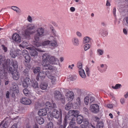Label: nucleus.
I'll return each mask as SVG.
<instances>
[{
	"label": "nucleus",
	"instance_id": "1",
	"mask_svg": "<svg viewBox=\"0 0 128 128\" xmlns=\"http://www.w3.org/2000/svg\"><path fill=\"white\" fill-rule=\"evenodd\" d=\"M54 117L58 119L57 122L58 125H60L62 123V111L61 109H59V111L56 110H54L52 112H49L48 114V118L50 120L52 119V118Z\"/></svg>",
	"mask_w": 128,
	"mask_h": 128
},
{
	"label": "nucleus",
	"instance_id": "2",
	"mask_svg": "<svg viewBox=\"0 0 128 128\" xmlns=\"http://www.w3.org/2000/svg\"><path fill=\"white\" fill-rule=\"evenodd\" d=\"M50 57V55L48 54L45 53L43 54L42 56V64L44 69L50 70L53 69V68L51 65L47 64V63Z\"/></svg>",
	"mask_w": 128,
	"mask_h": 128
},
{
	"label": "nucleus",
	"instance_id": "3",
	"mask_svg": "<svg viewBox=\"0 0 128 128\" xmlns=\"http://www.w3.org/2000/svg\"><path fill=\"white\" fill-rule=\"evenodd\" d=\"M24 27L26 28L24 31V34L26 36H30L34 33V32L31 31V30L35 28V26L34 24H28L27 25H25Z\"/></svg>",
	"mask_w": 128,
	"mask_h": 128
},
{
	"label": "nucleus",
	"instance_id": "4",
	"mask_svg": "<svg viewBox=\"0 0 128 128\" xmlns=\"http://www.w3.org/2000/svg\"><path fill=\"white\" fill-rule=\"evenodd\" d=\"M79 112L78 110H70L68 112L65 118L68 120L74 118V117H76L79 115Z\"/></svg>",
	"mask_w": 128,
	"mask_h": 128
},
{
	"label": "nucleus",
	"instance_id": "5",
	"mask_svg": "<svg viewBox=\"0 0 128 128\" xmlns=\"http://www.w3.org/2000/svg\"><path fill=\"white\" fill-rule=\"evenodd\" d=\"M36 33L34 36V38L36 41L39 40V38L43 36L44 35V30L42 27L37 28L36 30Z\"/></svg>",
	"mask_w": 128,
	"mask_h": 128
},
{
	"label": "nucleus",
	"instance_id": "6",
	"mask_svg": "<svg viewBox=\"0 0 128 128\" xmlns=\"http://www.w3.org/2000/svg\"><path fill=\"white\" fill-rule=\"evenodd\" d=\"M8 70L7 72L11 73L12 75L13 78L16 80H18L20 78V74L19 72L17 71V70H12V68H10L9 70H8V68H7Z\"/></svg>",
	"mask_w": 128,
	"mask_h": 128
},
{
	"label": "nucleus",
	"instance_id": "7",
	"mask_svg": "<svg viewBox=\"0 0 128 128\" xmlns=\"http://www.w3.org/2000/svg\"><path fill=\"white\" fill-rule=\"evenodd\" d=\"M7 61L8 62L9 61L8 70H9V68H12V70H17L18 68V64L17 61L12 60H10L9 59H8L6 62Z\"/></svg>",
	"mask_w": 128,
	"mask_h": 128
},
{
	"label": "nucleus",
	"instance_id": "8",
	"mask_svg": "<svg viewBox=\"0 0 128 128\" xmlns=\"http://www.w3.org/2000/svg\"><path fill=\"white\" fill-rule=\"evenodd\" d=\"M22 86L24 88H26L32 83V81L30 78L28 76L26 77L21 80Z\"/></svg>",
	"mask_w": 128,
	"mask_h": 128
},
{
	"label": "nucleus",
	"instance_id": "9",
	"mask_svg": "<svg viewBox=\"0 0 128 128\" xmlns=\"http://www.w3.org/2000/svg\"><path fill=\"white\" fill-rule=\"evenodd\" d=\"M90 111L94 113H96L100 110L99 106L97 104H92L90 107Z\"/></svg>",
	"mask_w": 128,
	"mask_h": 128
},
{
	"label": "nucleus",
	"instance_id": "10",
	"mask_svg": "<svg viewBox=\"0 0 128 128\" xmlns=\"http://www.w3.org/2000/svg\"><path fill=\"white\" fill-rule=\"evenodd\" d=\"M22 54L25 58V60L24 63L25 64V62L28 63L30 60V58L28 54V52L26 50H25L22 51Z\"/></svg>",
	"mask_w": 128,
	"mask_h": 128
},
{
	"label": "nucleus",
	"instance_id": "11",
	"mask_svg": "<svg viewBox=\"0 0 128 128\" xmlns=\"http://www.w3.org/2000/svg\"><path fill=\"white\" fill-rule=\"evenodd\" d=\"M5 62V59L4 58L2 55L0 56V64H2V66L0 68V69H2L3 71L4 69L6 68H8V64L6 63H6L4 62Z\"/></svg>",
	"mask_w": 128,
	"mask_h": 128
},
{
	"label": "nucleus",
	"instance_id": "12",
	"mask_svg": "<svg viewBox=\"0 0 128 128\" xmlns=\"http://www.w3.org/2000/svg\"><path fill=\"white\" fill-rule=\"evenodd\" d=\"M56 105L55 103H51L50 102H48L45 104V107L48 110L50 111L53 108H55Z\"/></svg>",
	"mask_w": 128,
	"mask_h": 128
},
{
	"label": "nucleus",
	"instance_id": "13",
	"mask_svg": "<svg viewBox=\"0 0 128 128\" xmlns=\"http://www.w3.org/2000/svg\"><path fill=\"white\" fill-rule=\"evenodd\" d=\"M66 99L70 102L72 101L74 98V93L70 91H68L66 94Z\"/></svg>",
	"mask_w": 128,
	"mask_h": 128
},
{
	"label": "nucleus",
	"instance_id": "14",
	"mask_svg": "<svg viewBox=\"0 0 128 128\" xmlns=\"http://www.w3.org/2000/svg\"><path fill=\"white\" fill-rule=\"evenodd\" d=\"M30 48L31 49H30V55L32 56H34L37 55L38 53L37 51L40 52H43V50L38 48H36L35 47H33V49L32 48Z\"/></svg>",
	"mask_w": 128,
	"mask_h": 128
},
{
	"label": "nucleus",
	"instance_id": "15",
	"mask_svg": "<svg viewBox=\"0 0 128 128\" xmlns=\"http://www.w3.org/2000/svg\"><path fill=\"white\" fill-rule=\"evenodd\" d=\"M50 43V41L49 40H46L43 42L42 43L38 42H36L34 41L33 42V44H34L35 46L38 47L42 45L43 46H46L48 44H49Z\"/></svg>",
	"mask_w": 128,
	"mask_h": 128
},
{
	"label": "nucleus",
	"instance_id": "16",
	"mask_svg": "<svg viewBox=\"0 0 128 128\" xmlns=\"http://www.w3.org/2000/svg\"><path fill=\"white\" fill-rule=\"evenodd\" d=\"M20 101L22 103L25 105H30L32 103L31 100L30 99L25 97L22 98Z\"/></svg>",
	"mask_w": 128,
	"mask_h": 128
},
{
	"label": "nucleus",
	"instance_id": "17",
	"mask_svg": "<svg viewBox=\"0 0 128 128\" xmlns=\"http://www.w3.org/2000/svg\"><path fill=\"white\" fill-rule=\"evenodd\" d=\"M49 61L50 64H56L58 62L59 60L54 56H51L49 59Z\"/></svg>",
	"mask_w": 128,
	"mask_h": 128
},
{
	"label": "nucleus",
	"instance_id": "18",
	"mask_svg": "<svg viewBox=\"0 0 128 128\" xmlns=\"http://www.w3.org/2000/svg\"><path fill=\"white\" fill-rule=\"evenodd\" d=\"M13 40L17 43H20L21 42V38L20 35L17 34H14L12 36Z\"/></svg>",
	"mask_w": 128,
	"mask_h": 128
},
{
	"label": "nucleus",
	"instance_id": "19",
	"mask_svg": "<svg viewBox=\"0 0 128 128\" xmlns=\"http://www.w3.org/2000/svg\"><path fill=\"white\" fill-rule=\"evenodd\" d=\"M47 110L45 108L40 109L38 111V114L42 116H46L47 114Z\"/></svg>",
	"mask_w": 128,
	"mask_h": 128
},
{
	"label": "nucleus",
	"instance_id": "20",
	"mask_svg": "<svg viewBox=\"0 0 128 128\" xmlns=\"http://www.w3.org/2000/svg\"><path fill=\"white\" fill-rule=\"evenodd\" d=\"M54 94L55 98L56 100H59L61 98L62 95L60 92L58 90L54 91Z\"/></svg>",
	"mask_w": 128,
	"mask_h": 128
},
{
	"label": "nucleus",
	"instance_id": "21",
	"mask_svg": "<svg viewBox=\"0 0 128 128\" xmlns=\"http://www.w3.org/2000/svg\"><path fill=\"white\" fill-rule=\"evenodd\" d=\"M107 68V66L106 64H102L100 65V68L98 67V70L101 72H103L105 71Z\"/></svg>",
	"mask_w": 128,
	"mask_h": 128
},
{
	"label": "nucleus",
	"instance_id": "22",
	"mask_svg": "<svg viewBox=\"0 0 128 128\" xmlns=\"http://www.w3.org/2000/svg\"><path fill=\"white\" fill-rule=\"evenodd\" d=\"M84 125L87 128L88 126L92 127L93 128H95V126L90 124H89L88 120L86 119L84 120Z\"/></svg>",
	"mask_w": 128,
	"mask_h": 128
},
{
	"label": "nucleus",
	"instance_id": "23",
	"mask_svg": "<svg viewBox=\"0 0 128 128\" xmlns=\"http://www.w3.org/2000/svg\"><path fill=\"white\" fill-rule=\"evenodd\" d=\"M48 78L51 80V82L53 85H55L56 83V78L52 75H50L48 76Z\"/></svg>",
	"mask_w": 128,
	"mask_h": 128
},
{
	"label": "nucleus",
	"instance_id": "24",
	"mask_svg": "<svg viewBox=\"0 0 128 128\" xmlns=\"http://www.w3.org/2000/svg\"><path fill=\"white\" fill-rule=\"evenodd\" d=\"M83 120V116L80 115L77 116L76 119V122L77 123L80 124L82 122Z\"/></svg>",
	"mask_w": 128,
	"mask_h": 128
},
{
	"label": "nucleus",
	"instance_id": "25",
	"mask_svg": "<svg viewBox=\"0 0 128 128\" xmlns=\"http://www.w3.org/2000/svg\"><path fill=\"white\" fill-rule=\"evenodd\" d=\"M36 119L37 122L40 124H43L44 122V119L40 116H38L36 117Z\"/></svg>",
	"mask_w": 128,
	"mask_h": 128
},
{
	"label": "nucleus",
	"instance_id": "26",
	"mask_svg": "<svg viewBox=\"0 0 128 128\" xmlns=\"http://www.w3.org/2000/svg\"><path fill=\"white\" fill-rule=\"evenodd\" d=\"M79 73L81 77L83 78H85L86 75L85 74L84 70L82 69H79Z\"/></svg>",
	"mask_w": 128,
	"mask_h": 128
},
{
	"label": "nucleus",
	"instance_id": "27",
	"mask_svg": "<svg viewBox=\"0 0 128 128\" xmlns=\"http://www.w3.org/2000/svg\"><path fill=\"white\" fill-rule=\"evenodd\" d=\"M71 120L69 126L68 127L69 128H74L76 124V122L74 118L71 119Z\"/></svg>",
	"mask_w": 128,
	"mask_h": 128
},
{
	"label": "nucleus",
	"instance_id": "28",
	"mask_svg": "<svg viewBox=\"0 0 128 128\" xmlns=\"http://www.w3.org/2000/svg\"><path fill=\"white\" fill-rule=\"evenodd\" d=\"M72 41L73 44L75 46H78L79 44V41L76 38H74L72 40Z\"/></svg>",
	"mask_w": 128,
	"mask_h": 128
},
{
	"label": "nucleus",
	"instance_id": "29",
	"mask_svg": "<svg viewBox=\"0 0 128 128\" xmlns=\"http://www.w3.org/2000/svg\"><path fill=\"white\" fill-rule=\"evenodd\" d=\"M57 44V41L55 40L50 41L49 45L50 46L54 47L56 46Z\"/></svg>",
	"mask_w": 128,
	"mask_h": 128
},
{
	"label": "nucleus",
	"instance_id": "30",
	"mask_svg": "<svg viewBox=\"0 0 128 128\" xmlns=\"http://www.w3.org/2000/svg\"><path fill=\"white\" fill-rule=\"evenodd\" d=\"M73 104L71 102H69L65 106V109L66 110H69L72 107Z\"/></svg>",
	"mask_w": 128,
	"mask_h": 128
},
{
	"label": "nucleus",
	"instance_id": "31",
	"mask_svg": "<svg viewBox=\"0 0 128 128\" xmlns=\"http://www.w3.org/2000/svg\"><path fill=\"white\" fill-rule=\"evenodd\" d=\"M8 121L5 122L3 124L2 122H1L0 124V128H6L8 127Z\"/></svg>",
	"mask_w": 128,
	"mask_h": 128
},
{
	"label": "nucleus",
	"instance_id": "32",
	"mask_svg": "<svg viewBox=\"0 0 128 128\" xmlns=\"http://www.w3.org/2000/svg\"><path fill=\"white\" fill-rule=\"evenodd\" d=\"M48 86L47 83H42L40 85V88L42 90H46Z\"/></svg>",
	"mask_w": 128,
	"mask_h": 128
},
{
	"label": "nucleus",
	"instance_id": "33",
	"mask_svg": "<svg viewBox=\"0 0 128 128\" xmlns=\"http://www.w3.org/2000/svg\"><path fill=\"white\" fill-rule=\"evenodd\" d=\"M12 90L13 91V94H17L19 92L18 87L14 86H13Z\"/></svg>",
	"mask_w": 128,
	"mask_h": 128
},
{
	"label": "nucleus",
	"instance_id": "34",
	"mask_svg": "<svg viewBox=\"0 0 128 128\" xmlns=\"http://www.w3.org/2000/svg\"><path fill=\"white\" fill-rule=\"evenodd\" d=\"M23 92L24 94L27 96H29L31 94L30 91L26 88H25L23 90Z\"/></svg>",
	"mask_w": 128,
	"mask_h": 128
},
{
	"label": "nucleus",
	"instance_id": "35",
	"mask_svg": "<svg viewBox=\"0 0 128 128\" xmlns=\"http://www.w3.org/2000/svg\"><path fill=\"white\" fill-rule=\"evenodd\" d=\"M104 125L103 122L101 121L98 122L96 124V128H103Z\"/></svg>",
	"mask_w": 128,
	"mask_h": 128
},
{
	"label": "nucleus",
	"instance_id": "36",
	"mask_svg": "<svg viewBox=\"0 0 128 128\" xmlns=\"http://www.w3.org/2000/svg\"><path fill=\"white\" fill-rule=\"evenodd\" d=\"M28 43L26 41H24L21 44L19 45L20 47H22L24 48V47L28 46Z\"/></svg>",
	"mask_w": 128,
	"mask_h": 128
},
{
	"label": "nucleus",
	"instance_id": "37",
	"mask_svg": "<svg viewBox=\"0 0 128 128\" xmlns=\"http://www.w3.org/2000/svg\"><path fill=\"white\" fill-rule=\"evenodd\" d=\"M67 120L65 118L63 122V125H60L59 127V128H65L67 124Z\"/></svg>",
	"mask_w": 128,
	"mask_h": 128
},
{
	"label": "nucleus",
	"instance_id": "38",
	"mask_svg": "<svg viewBox=\"0 0 128 128\" xmlns=\"http://www.w3.org/2000/svg\"><path fill=\"white\" fill-rule=\"evenodd\" d=\"M90 38L88 36H86L84 37L83 39V43H86L89 42L90 41Z\"/></svg>",
	"mask_w": 128,
	"mask_h": 128
},
{
	"label": "nucleus",
	"instance_id": "39",
	"mask_svg": "<svg viewBox=\"0 0 128 128\" xmlns=\"http://www.w3.org/2000/svg\"><path fill=\"white\" fill-rule=\"evenodd\" d=\"M10 54L11 56L13 58H14L16 57L17 55L16 52L14 51H10Z\"/></svg>",
	"mask_w": 128,
	"mask_h": 128
},
{
	"label": "nucleus",
	"instance_id": "40",
	"mask_svg": "<svg viewBox=\"0 0 128 128\" xmlns=\"http://www.w3.org/2000/svg\"><path fill=\"white\" fill-rule=\"evenodd\" d=\"M53 124L51 122H50L48 123L46 126V128H53Z\"/></svg>",
	"mask_w": 128,
	"mask_h": 128
},
{
	"label": "nucleus",
	"instance_id": "41",
	"mask_svg": "<svg viewBox=\"0 0 128 128\" xmlns=\"http://www.w3.org/2000/svg\"><path fill=\"white\" fill-rule=\"evenodd\" d=\"M32 85L34 88H38V82L36 81H35L31 83Z\"/></svg>",
	"mask_w": 128,
	"mask_h": 128
},
{
	"label": "nucleus",
	"instance_id": "42",
	"mask_svg": "<svg viewBox=\"0 0 128 128\" xmlns=\"http://www.w3.org/2000/svg\"><path fill=\"white\" fill-rule=\"evenodd\" d=\"M44 72H42L39 73L38 75L39 76L40 78L42 80L44 78Z\"/></svg>",
	"mask_w": 128,
	"mask_h": 128
},
{
	"label": "nucleus",
	"instance_id": "43",
	"mask_svg": "<svg viewBox=\"0 0 128 128\" xmlns=\"http://www.w3.org/2000/svg\"><path fill=\"white\" fill-rule=\"evenodd\" d=\"M11 8L13 10H14L16 11L17 12H19V9L17 7L14 6H12L11 7Z\"/></svg>",
	"mask_w": 128,
	"mask_h": 128
},
{
	"label": "nucleus",
	"instance_id": "44",
	"mask_svg": "<svg viewBox=\"0 0 128 128\" xmlns=\"http://www.w3.org/2000/svg\"><path fill=\"white\" fill-rule=\"evenodd\" d=\"M40 71V68L39 67H37L34 69V72L35 74H36L39 72Z\"/></svg>",
	"mask_w": 128,
	"mask_h": 128
},
{
	"label": "nucleus",
	"instance_id": "45",
	"mask_svg": "<svg viewBox=\"0 0 128 128\" xmlns=\"http://www.w3.org/2000/svg\"><path fill=\"white\" fill-rule=\"evenodd\" d=\"M90 48V45L88 44H86L84 46V50L86 51L88 50Z\"/></svg>",
	"mask_w": 128,
	"mask_h": 128
},
{
	"label": "nucleus",
	"instance_id": "46",
	"mask_svg": "<svg viewBox=\"0 0 128 128\" xmlns=\"http://www.w3.org/2000/svg\"><path fill=\"white\" fill-rule=\"evenodd\" d=\"M28 70L27 69H26L23 71V73L24 75L26 76H28Z\"/></svg>",
	"mask_w": 128,
	"mask_h": 128
},
{
	"label": "nucleus",
	"instance_id": "47",
	"mask_svg": "<svg viewBox=\"0 0 128 128\" xmlns=\"http://www.w3.org/2000/svg\"><path fill=\"white\" fill-rule=\"evenodd\" d=\"M89 100V98L88 96H86L84 100V103L86 105H88V104Z\"/></svg>",
	"mask_w": 128,
	"mask_h": 128
},
{
	"label": "nucleus",
	"instance_id": "48",
	"mask_svg": "<svg viewBox=\"0 0 128 128\" xmlns=\"http://www.w3.org/2000/svg\"><path fill=\"white\" fill-rule=\"evenodd\" d=\"M121 86V85L120 84H116V85L115 86H112V87L114 89H116L120 88Z\"/></svg>",
	"mask_w": 128,
	"mask_h": 128
},
{
	"label": "nucleus",
	"instance_id": "49",
	"mask_svg": "<svg viewBox=\"0 0 128 128\" xmlns=\"http://www.w3.org/2000/svg\"><path fill=\"white\" fill-rule=\"evenodd\" d=\"M77 66L79 69H82V64L80 62H78L77 64Z\"/></svg>",
	"mask_w": 128,
	"mask_h": 128
},
{
	"label": "nucleus",
	"instance_id": "50",
	"mask_svg": "<svg viewBox=\"0 0 128 128\" xmlns=\"http://www.w3.org/2000/svg\"><path fill=\"white\" fill-rule=\"evenodd\" d=\"M77 102L76 103H74L75 104H78L79 105H80L81 101H80V98L79 97H78L76 99Z\"/></svg>",
	"mask_w": 128,
	"mask_h": 128
},
{
	"label": "nucleus",
	"instance_id": "51",
	"mask_svg": "<svg viewBox=\"0 0 128 128\" xmlns=\"http://www.w3.org/2000/svg\"><path fill=\"white\" fill-rule=\"evenodd\" d=\"M2 49L4 50V52H6L8 50L7 48L4 45H2Z\"/></svg>",
	"mask_w": 128,
	"mask_h": 128
},
{
	"label": "nucleus",
	"instance_id": "52",
	"mask_svg": "<svg viewBox=\"0 0 128 128\" xmlns=\"http://www.w3.org/2000/svg\"><path fill=\"white\" fill-rule=\"evenodd\" d=\"M52 33L55 37H56V36H58L56 34V30L53 29V28H52Z\"/></svg>",
	"mask_w": 128,
	"mask_h": 128
},
{
	"label": "nucleus",
	"instance_id": "53",
	"mask_svg": "<svg viewBox=\"0 0 128 128\" xmlns=\"http://www.w3.org/2000/svg\"><path fill=\"white\" fill-rule=\"evenodd\" d=\"M108 32L105 30H103L102 34V35L104 36H106L108 34Z\"/></svg>",
	"mask_w": 128,
	"mask_h": 128
},
{
	"label": "nucleus",
	"instance_id": "54",
	"mask_svg": "<svg viewBox=\"0 0 128 128\" xmlns=\"http://www.w3.org/2000/svg\"><path fill=\"white\" fill-rule=\"evenodd\" d=\"M27 20L28 21L30 22H32V18L30 15L28 16L27 18Z\"/></svg>",
	"mask_w": 128,
	"mask_h": 128
},
{
	"label": "nucleus",
	"instance_id": "55",
	"mask_svg": "<svg viewBox=\"0 0 128 128\" xmlns=\"http://www.w3.org/2000/svg\"><path fill=\"white\" fill-rule=\"evenodd\" d=\"M59 100H60L62 102V103L63 104L64 103L65 100V98H64V97H63L62 95L61 96V98H60V99Z\"/></svg>",
	"mask_w": 128,
	"mask_h": 128
},
{
	"label": "nucleus",
	"instance_id": "56",
	"mask_svg": "<svg viewBox=\"0 0 128 128\" xmlns=\"http://www.w3.org/2000/svg\"><path fill=\"white\" fill-rule=\"evenodd\" d=\"M97 52L98 54L100 55H102L103 53V51L101 50L98 49L97 50Z\"/></svg>",
	"mask_w": 128,
	"mask_h": 128
},
{
	"label": "nucleus",
	"instance_id": "57",
	"mask_svg": "<svg viewBox=\"0 0 128 128\" xmlns=\"http://www.w3.org/2000/svg\"><path fill=\"white\" fill-rule=\"evenodd\" d=\"M95 100L94 98L92 97L91 96L90 97V104H91L92 102H94Z\"/></svg>",
	"mask_w": 128,
	"mask_h": 128
},
{
	"label": "nucleus",
	"instance_id": "58",
	"mask_svg": "<svg viewBox=\"0 0 128 128\" xmlns=\"http://www.w3.org/2000/svg\"><path fill=\"white\" fill-rule=\"evenodd\" d=\"M111 0H107L106 1V5L107 6H110V2H111Z\"/></svg>",
	"mask_w": 128,
	"mask_h": 128
},
{
	"label": "nucleus",
	"instance_id": "59",
	"mask_svg": "<svg viewBox=\"0 0 128 128\" xmlns=\"http://www.w3.org/2000/svg\"><path fill=\"white\" fill-rule=\"evenodd\" d=\"M10 94V92L8 91H7L6 92V98H9Z\"/></svg>",
	"mask_w": 128,
	"mask_h": 128
},
{
	"label": "nucleus",
	"instance_id": "60",
	"mask_svg": "<svg viewBox=\"0 0 128 128\" xmlns=\"http://www.w3.org/2000/svg\"><path fill=\"white\" fill-rule=\"evenodd\" d=\"M116 8H114L113 9V13L114 15L115 16H116Z\"/></svg>",
	"mask_w": 128,
	"mask_h": 128
},
{
	"label": "nucleus",
	"instance_id": "61",
	"mask_svg": "<svg viewBox=\"0 0 128 128\" xmlns=\"http://www.w3.org/2000/svg\"><path fill=\"white\" fill-rule=\"evenodd\" d=\"M107 106L109 108H112L113 107V106L112 104H108Z\"/></svg>",
	"mask_w": 128,
	"mask_h": 128
},
{
	"label": "nucleus",
	"instance_id": "62",
	"mask_svg": "<svg viewBox=\"0 0 128 128\" xmlns=\"http://www.w3.org/2000/svg\"><path fill=\"white\" fill-rule=\"evenodd\" d=\"M11 128H17V125L16 124H14L13 125Z\"/></svg>",
	"mask_w": 128,
	"mask_h": 128
},
{
	"label": "nucleus",
	"instance_id": "63",
	"mask_svg": "<svg viewBox=\"0 0 128 128\" xmlns=\"http://www.w3.org/2000/svg\"><path fill=\"white\" fill-rule=\"evenodd\" d=\"M76 34L78 36L80 37L82 36L81 33L78 32H76Z\"/></svg>",
	"mask_w": 128,
	"mask_h": 128
},
{
	"label": "nucleus",
	"instance_id": "64",
	"mask_svg": "<svg viewBox=\"0 0 128 128\" xmlns=\"http://www.w3.org/2000/svg\"><path fill=\"white\" fill-rule=\"evenodd\" d=\"M75 8L74 7H71L70 8V10L71 12H74L75 10Z\"/></svg>",
	"mask_w": 128,
	"mask_h": 128
}]
</instances>
